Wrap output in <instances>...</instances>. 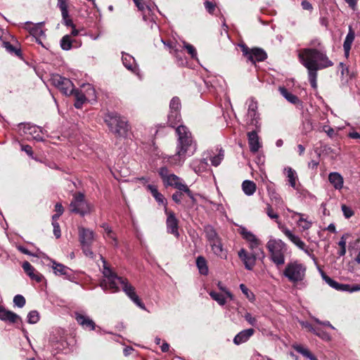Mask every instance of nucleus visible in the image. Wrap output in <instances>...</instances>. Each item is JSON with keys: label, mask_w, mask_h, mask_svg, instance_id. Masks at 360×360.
<instances>
[{"label": "nucleus", "mask_w": 360, "mask_h": 360, "mask_svg": "<svg viewBox=\"0 0 360 360\" xmlns=\"http://www.w3.org/2000/svg\"><path fill=\"white\" fill-rule=\"evenodd\" d=\"M299 57L302 64L307 69L309 81L313 89L317 88V71L323 68L331 67L333 63L327 57L326 53L316 49H304L300 53Z\"/></svg>", "instance_id": "obj_1"}, {"label": "nucleus", "mask_w": 360, "mask_h": 360, "mask_svg": "<svg viewBox=\"0 0 360 360\" xmlns=\"http://www.w3.org/2000/svg\"><path fill=\"white\" fill-rule=\"evenodd\" d=\"M102 259L103 263V274L105 277L104 280L101 283L102 288L105 290H110L112 292H115L120 290V288L118 287V285L120 284L124 293L138 307L142 309H145V305L136 294L134 287L129 283L127 278L120 277L114 273L112 269L107 266L105 260L103 258Z\"/></svg>", "instance_id": "obj_2"}, {"label": "nucleus", "mask_w": 360, "mask_h": 360, "mask_svg": "<svg viewBox=\"0 0 360 360\" xmlns=\"http://www.w3.org/2000/svg\"><path fill=\"white\" fill-rule=\"evenodd\" d=\"M178 135L176 154L170 158V163L181 165L187 157L193 155L196 150V144L193 140L191 133L188 128L180 125L176 129Z\"/></svg>", "instance_id": "obj_3"}, {"label": "nucleus", "mask_w": 360, "mask_h": 360, "mask_svg": "<svg viewBox=\"0 0 360 360\" xmlns=\"http://www.w3.org/2000/svg\"><path fill=\"white\" fill-rule=\"evenodd\" d=\"M104 120L110 130L119 136H124L128 131V124L126 119L117 112H110L105 115Z\"/></svg>", "instance_id": "obj_4"}, {"label": "nucleus", "mask_w": 360, "mask_h": 360, "mask_svg": "<svg viewBox=\"0 0 360 360\" xmlns=\"http://www.w3.org/2000/svg\"><path fill=\"white\" fill-rule=\"evenodd\" d=\"M159 174L166 186H172L180 191H184L189 197H192V192L189 188L182 182V180L174 174H169L167 167H161Z\"/></svg>", "instance_id": "obj_5"}, {"label": "nucleus", "mask_w": 360, "mask_h": 360, "mask_svg": "<svg viewBox=\"0 0 360 360\" xmlns=\"http://www.w3.org/2000/svg\"><path fill=\"white\" fill-rule=\"evenodd\" d=\"M306 270V266L298 262H290L286 265L283 275L290 282L297 283L304 280Z\"/></svg>", "instance_id": "obj_6"}, {"label": "nucleus", "mask_w": 360, "mask_h": 360, "mask_svg": "<svg viewBox=\"0 0 360 360\" xmlns=\"http://www.w3.org/2000/svg\"><path fill=\"white\" fill-rule=\"evenodd\" d=\"M285 245L281 240L276 239H270L266 244V248L271 253V258L277 266L285 263Z\"/></svg>", "instance_id": "obj_7"}, {"label": "nucleus", "mask_w": 360, "mask_h": 360, "mask_svg": "<svg viewBox=\"0 0 360 360\" xmlns=\"http://www.w3.org/2000/svg\"><path fill=\"white\" fill-rule=\"evenodd\" d=\"M239 46L247 62H250L254 65H256L257 62L264 61L267 58L266 53L261 48L250 49L245 44H241Z\"/></svg>", "instance_id": "obj_8"}, {"label": "nucleus", "mask_w": 360, "mask_h": 360, "mask_svg": "<svg viewBox=\"0 0 360 360\" xmlns=\"http://www.w3.org/2000/svg\"><path fill=\"white\" fill-rule=\"evenodd\" d=\"M18 132L21 135L25 136L27 139H32L37 141H44V130L37 125L20 123L18 125Z\"/></svg>", "instance_id": "obj_9"}, {"label": "nucleus", "mask_w": 360, "mask_h": 360, "mask_svg": "<svg viewBox=\"0 0 360 360\" xmlns=\"http://www.w3.org/2000/svg\"><path fill=\"white\" fill-rule=\"evenodd\" d=\"M70 207L71 212L79 214L82 216H84L91 212V207L85 200L84 195L82 193L74 194Z\"/></svg>", "instance_id": "obj_10"}, {"label": "nucleus", "mask_w": 360, "mask_h": 360, "mask_svg": "<svg viewBox=\"0 0 360 360\" xmlns=\"http://www.w3.org/2000/svg\"><path fill=\"white\" fill-rule=\"evenodd\" d=\"M51 81L52 84L57 87L63 94L70 95L73 93L74 84L70 79L59 75H54L52 76Z\"/></svg>", "instance_id": "obj_11"}, {"label": "nucleus", "mask_w": 360, "mask_h": 360, "mask_svg": "<svg viewBox=\"0 0 360 360\" xmlns=\"http://www.w3.org/2000/svg\"><path fill=\"white\" fill-rule=\"evenodd\" d=\"M44 22L38 23H32L31 22H27L25 23V29L27 30L30 34L35 39L36 42L45 47L44 45L41 38H45V31L43 30Z\"/></svg>", "instance_id": "obj_12"}, {"label": "nucleus", "mask_w": 360, "mask_h": 360, "mask_svg": "<svg viewBox=\"0 0 360 360\" xmlns=\"http://www.w3.org/2000/svg\"><path fill=\"white\" fill-rule=\"evenodd\" d=\"M240 233L243 236V238L249 243V248L251 249L252 252H257L259 251L262 252L261 250V241L256 237V236L248 231L244 227L240 229Z\"/></svg>", "instance_id": "obj_13"}, {"label": "nucleus", "mask_w": 360, "mask_h": 360, "mask_svg": "<svg viewBox=\"0 0 360 360\" xmlns=\"http://www.w3.org/2000/svg\"><path fill=\"white\" fill-rule=\"evenodd\" d=\"M322 278L333 288L339 291L354 292L360 290V285L339 283L321 271Z\"/></svg>", "instance_id": "obj_14"}, {"label": "nucleus", "mask_w": 360, "mask_h": 360, "mask_svg": "<svg viewBox=\"0 0 360 360\" xmlns=\"http://www.w3.org/2000/svg\"><path fill=\"white\" fill-rule=\"evenodd\" d=\"M165 212L167 214L166 225L167 232L174 235L176 238H179V232L178 219L175 217L174 213L173 212L168 211L166 207Z\"/></svg>", "instance_id": "obj_15"}, {"label": "nucleus", "mask_w": 360, "mask_h": 360, "mask_svg": "<svg viewBox=\"0 0 360 360\" xmlns=\"http://www.w3.org/2000/svg\"><path fill=\"white\" fill-rule=\"evenodd\" d=\"M257 252H252L248 253L245 249L242 248L238 252L239 258L243 262L245 269L252 270L255 265Z\"/></svg>", "instance_id": "obj_16"}, {"label": "nucleus", "mask_w": 360, "mask_h": 360, "mask_svg": "<svg viewBox=\"0 0 360 360\" xmlns=\"http://www.w3.org/2000/svg\"><path fill=\"white\" fill-rule=\"evenodd\" d=\"M79 237L82 245H91L94 242V233L90 229L81 227L79 228Z\"/></svg>", "instance_id": "obj_17"}, {"label": "nucleus", "mask_w": 360, "mask_h": 360, "mask_svg": "<svg viewBox=\"0 0 360 360\" xmlns=\"http://www.w3.org/2000/svg\"><path fill=\"white\" fill-rule=\"evenodd\" d=\"M248 144L252 153H257L261 147L259 139L255 131L248 133Z\"/></svg>", "instance_id": "obj_18"}, {"label": "nucleus", "mask_w": 360, "mask_h": 360, "mask_svg": "<svg viewBox=\"0 0 360 360\" xmlns=\"http://www.w3.org/2000/svg\"><path fill=\"white\" fill-rule=\"evenodd\" d=\"M255 330L248 328L238 333L233 338V343L236 345L246 342L254 334Z\"/></svg>", "instance_id": "obj_19"}, {"label": "nucleus", "mask_w": 360, "mask_h": 360, "mask_svg": "<svg viewBox=\"0 0 360 360\" xmlns=\"http://www.w3.org/2000/svg\"><path fill=\"white\" fill-rule=\"evenodd\" d=\"M22 267L25 272L30 277L31 279L37 282H41L43 279V276L39 272L36 271L34 268L28 262H23Z\"/></svg>", "instance_id": "obj_20"}, {"label": "nucleus", "mask_w": 360, "mask_h": 360, "mask_svg": "<svg viewBox=\"0 0 360 360\" xmlns=\"http://www.w3.org/2000/svg\"><path fill=\"white\" fill-rule=\"evenodd\" d=\"M328 181L336 190L340 191L343 188L344 179L338 172H330L328 175Z\"/></svg>", "instance_id": "obj_21"}, {"label": "nucleus", "mask_w": 360, "mask_h": 360, "mask_svg": "<svg viewBox=\"0 0 360 360\" xmlns=\"http://www.w3.org/2000/svg\"><path fill=\"white\" fill-rule=\"evenodd\" d=\"M0 319L4 321H9L11 323H15L20 321V317L8 310H6L4 307L0 305Z\"/></svg>", "instance_id": "obj_22"}, {"label": "nucleus", "mask_w": 360, "mask_h": 360, "mask_svg": "<svg viewBox=\"0 0 360 360\" xmlns=\"http://www.w3.org/2000/svg\"><path fill=\"white\" fill-rule=\"evenodd\" d=\"M355 34L353 30L352 26H349V31L345 37V39L343 43V49L345 51V55L347 58L349 55V51L352 45V43L354 40Z\"/></svg>", "instance_id": "obj_23"}, {"label": "nucleus", "mask_w": 360, "mask_h": 360, "mask_svg": "<svg viewBox=\"0 0 360 360\" xmlns=\"http://www.w3.org/2000/svg\"><path fill=\"white\" fill-rule=\"evenodd\" d=\"M75 319L78 323L81 325L84 328H89L91 330L95 329L96 324L92 319L89 316L77 314Z\"/></svg>", "instance_id": "obj_24"}, {"label": "nucleus", "mask_w": 360, "mask_h": 360, "mask_svg": "<svg viewBox=\"0 0 360 360\" xmlns=\"http://www.w3.org/2000/svg\"><path fill=\"white\" fill-rule=\"evenodd\" d=\"M257 103L254 98L249 100V105L248 109V116L250 117L252 122L255 121V124L257 123L258 115L257 110Z\"/></svg>", "instance_id": "obj_25"}, {"label": "nucleus", "mask_w": 360, "mask_h": 360, "mask_svg": "<svg viewBox=\"0 0 360 360\" xmlns=\"http://www.w3.org/2000/svg\"><path fill=\"white\" fill-rule=\"evenodd\" d=\"M284 172L286 173L288 181L290 186L294 189H297V181L298 179L296 172L291 167H287L284 169Z\"/></svg>", "instance_id": "obj_26"}, {"label": "nucleus", "mask_w": 360, "mask_h": 360, "mask_svg": "<svg viewBox=\"0 0 360 360\" xmlns=\"http://www.w3.org/2000/svg\"><path fill=\"white\" fill-rule=\"evenodd\" d=\"M147 188L151 193L152 195L155 198V199L159 204H162L166 206V199L160 193L158 192V188L155 186L150 184L148 185Z\"/></svg>", "instance_id": "obj_27"}, {"label": "nucleus", "mask_w": 360, "mask_h": 360, "mask_svg": "<svg viewBox=\"0 0 360 360\" xmlns=\"http://www.w3.org/2000/svg\"><path fill=\"white\" fill-rule=\"evenodd\" d=\"M242 189L245 195H252L257 189L256 184L250 180H245L242 184Z\"/></svg>", "instance_id": "obj_28"}, {"label": "nucleus", "mask_w": 360, "mask_h": 360, "mask_svg": "<svg viewBox=\"0 0 360 360\" xmlns=\"http://www.w3.org/2000/svg\"><path fill=\"white\" fill-rule=\"evenodd\" d=\"M53 268L56 274L65 276V278L70 279L71 275L70 269L69 268L61 264H57L56 262L53 263Z\"/></svg>", "instance_id": "obj_29"}, {"label": "nucleus", "mask_w": 360, "mask_h": 360, "mask_svg": "<svg viewBox=\"0 0 360 360\" xmlns=\"http://www.w3.org/2000/svg\"><path fill=\"white\" fill-rule=\"evenodd\" d=\"M203 230L207 241L213 240L220 237L212 225L207 224L204 226Z\"/></svg>", "instance_id": "obj_30"}, {"label": "nucleus", "mask_w": 360, "mask_h": 360, "mask_svg": "<svg viewBox=\"0 0 360 360\" xmlns=\"http://www.w3.org/2000/svg\"><path fill=\"white\" fill-rule=\"evenodd\" d=\"M196 265L200 274L205 276L208 274L209 269L207 266V262L204 257L198 256L197 257Z\"/></svg>", "instance_id": "obj_31"}, {"label": "nucleus", "mask_w": 360, "mask_h": 360, "mask_svg": "<svg viewBox=\"0 0 360 360\" xmlns=\"http://www.w3.org/2000/svg\"><path fill=\"white\" fill-rule=\"evenodd\" d=\"M266 189L269 196L271 200H274L276 204L283 203L282 198H281L280 195L276 191L274 185H271V184H268L266 186Z\"/></svg>", "instance_id": "obj_32"}, {"label": "nucleus", "mask_w": 360, "mask_h": 360, "mask_svg": "<svg viewBox=\"0 0 360 360\" xmlns=\"http://www.w3.org/2000/svg\"><path fill=\"white\" fill-rule=\"evenodd\" d=\"M279 91L281 94L290 103L292 104H297L300 102L298 97L289 92L285 88L280 87Z\"/></svg>", "instance_id": "obj_33"}, {"label": "nucleus", "mask_w": 360, "mask_h": 360, "mask_svg": "<svg viewBox=\"0 0 360 360\" xmlns=\"http://www.w3.org/2000/svg\"><path fill=\"white\" fill-rule=\"evenodd\" d=\"M211 250L213 254L217 257L224 259H226L227 250L224 248L222 242L218 243V245H215Z\"/></svg>", "instance_id": "obj_34"}, {"label": "nucleus", "mask_w": 360, "mask_h": 360, "mask_svg": "<svg viewBox=\"0 0 360 360\" xmlns=\"http://www.w3.org/2000/svg\"><path fill=\"white\" fill-rule=\"evenodd\" d=\"M72 94H74L75 97V107L78 109L81 108L82 105L88 101L86 95L78 90H74Z\"/></svg>", "instance_id": "obj_35"}, {"label": "nucleus", "mask_w": 360, "mask_h": 360, "mask_svg": "<svg viewBox=\"0 0 360 360\" xmlns=\"http://www.w3.org/2000/svg\"><path fill=\"white\" fill-rule=\"evenodd\" d=\"M122 60L124 65L129 70H133L135 68V60L129 54H122Z\"/></svg>", "instance_id": "obj_36"}, {"label": "nucleus", "mask_w": 360, "mask_h": 360, "mask_svg": "<svg viewBox=\"0 0 360 360\" xmlns=\"http://www.w3.org/2000/svg\"><path fill=\"white\" fill-rule=\"evenodd\" d=\"M181 120L179 111H169L168 115V123L170 126L174 127Z\"/></svg>", "instance_id": "obj_37"}, {"label": "nucleus", "mask_w": 360, "mask_h": 360, "mask_svg": "<svg viewBox=\"0 0 360 360\" xmlns=\"http://www.w3.org/2000/svg\"><path fill=\"white\" fill-rule=\"evenodd\" d=\"M281 230L285 236L296 246L297 245L298 243L300 242L301 239L300 237L294 235L288 228L282 227Z\"/></svg>", "instance_id": "obj_38"}, {"label": "nucleus", "mask_w": 360, "mask_h": 360, "mask_svg": "<svg viewBox=\"0 0 360 360\" xmlns=\"http://www.w3.org/2000/svg\"><path fill=\"white\" fill-rule=\"evenodd\" d=\"M101 227L104 229L105 233H106V236L110 239H112L114 242L113 245L115 246H117V238H116V236L114 234V233L112 232L111 228L108 226V224L106 223H103L102 225H101Z\"/></svg>", "instance_id": "obj_39"}, {"label": "nucleus", "mask_w": 360, "mask_h": 360, "mask_svg": "<svg viewBox=\"0 0 360 360\" xmlns=\"http://www.w3.org/2000/svg\"><path fill=\"white\" fill-rule=\"evenodd\" d=\"M69 0H57V6L59 8L62 17L66 18L68 11Z\"/></svg>", "instance_id": "obj_40"}, {"label": "nucleus", "mask_w": 360, "mask_h": 360, "mask_svg": "<svg viewBox=\"0 0 360 360\" xmlns=\"http://www.w3.org/2000/svg\"><path fill=\"white\" fill-rule=\"evenodd\" d=\"M224 158V151L221 148L219 153L210 158L211 163L213 166L217 167Z\"/></svg>", "instance_id": "obj_41"}, {"label": "nucleus", "mask_w": 360, "mask_h": 360, "mask_svg": "<svg viewBox=\"0 0 360 360\" xmlns=\"http://www.w3.org/2000/svg\"><path fill=\"white\" fill-rule=\"evenodd\" d=\"M84 88H85V92L84 94V95H86L87 100L88 101H91V100L95 101L96 98V91H95L94 88L90 84L86 85Z\"/></svg>", "instance_id": "obj_42"}, {"label": "nucleus", "mask_w": 360, "mask_h": 360, "mask_svg": "<svg viewBox=\"0 0 360 360\" xmlns=\"http://www.w3.org/2000/svg\"><path fill=\"white\" fill-rule=\"evenodd\" d=\"M210 295L214 300L217 301L219 304L221 306L225 304L226 298L223 294L214 291H211L210 292Z\"/></svg>", "instance_id": "obj_43"}, {"label": "nucleus", "mask_w": 360, "mask_h": 360, "mask_svg": "<svg viewBox=\"0 0 360 360\" xmlns=\"http://www.w3.org/2000/svg\"><path fill=\"white\" fill-rule=\"evenodd\" d=\"M297 214L300 217V218L297 221L298 226H300L303 230H308L309 229H310L311 226V222L309 221L306 219H304L302 217L303 214L300 213H297Z\"/></svg>", "instance_id": "obj_44"}, {"label": "nucleus", "mask_w": 360, "mask_h": 360, "mask_svg": "<svg viewBox=\"0 0 360 360\" xmlns=\"http://www.w3.org/2000/svg\"><path fill=\"white\" fill-rule=\"evenodd\" d=\"M292 347L298 352L302 354L303 356L312 359V354L305 347H302L300 345H294Z\"/></svg>", "instance_id": "obj_45"}, {"label": "nucleus", "mask_w": 360, "mask_h": 360, "mask_svg": "<svg viewBox=\"0 0 360 360\" xmlns=\"http://www.w3.org/2000/svg\"><path fill=\"white\" fill-rule=\"evenodd\" d=\"M60 46L63 50H70L72 47V42L69 35H65L60 40Z\"/></svg>", "instance_id": "obj_46"}, {"label": "nucleus", "mask_w": 360, "mask_h": 360, "mask_svg": "<svg viewBox=\"0 0 360 360\" xmlns=\"http://www.w3.org/2000/svg\"><path fill=\"white\" fill-rule=\"evenodd\" d=\"M181 108V102L178 97H174L169 103V111H179Z\"/></svg>", "instance_id": "obj_47"}, {"label": "nucleus", "mask_w": 360, "mask_h": 360, "mask_svg": "<svg viewBox=\"0 0 360 360\" xmlns=\"http://www.w3.org/2000/svg\"><path fill=\"white\" fill-rule=\"evenodd\" d=\"M39 314L38 313V311L34 310V311H31L28 314H27V322L30 324H34V323H36L39 321Z\"/></svg>", "instance_id": "obj_48"}, {"label": "nucleus", "mask_w": 360, "mask_h": 360, "mask_svg": "<svg viewBox=\"0 0 360 360\" xmlns=\"http://www.w3.org/2000/svg\"><path fill=\"white\" fill-rule=\"evenodd\" d=\"M4 47L6 49V51L11 53H15L16 56H20V50L14 47L11 43L4 41Z\"/></svg>", "instance_id": "obj_49"}, {"label": "nucleus", "mask_w": 360, "mask_h": 360, "mask_svg": "<svg viewBox=\"0 0 360 360\" xmlns=\"http://www.w3.org/2000/svg\"><path fill=\"white\" fill-rule=\"evenodd\" d=\"M13 303L18 307H22L25 304V299L21 295H17L13 298Z\"/></svg>", "instance_id": "obj_50"}, {"label": "nucleus", "mask_w": 360, "mask_h": 360, "mask_svg": "<svg viewBox=\"0 0 360 360\" xmlns=\"http://www.w3.org/2000/svg\"><path fill=\"white\" fill-rule=\"evenodd\" d=\"M184 48L186 49L187 52L191 55L192 58H196L197 52L195 47L193 45L184 42Z\"/></svg>", "instance_id": "obj_51"}, {"label": "nucleus", "mask_w": 360, "mask_h": 360, "mask_svg": "<svg viewBox=\"0 0 360 360\" xmlns=\"http://www.w3.org/2000/svg\"><path fill=\"white\" fill-rule=\"evenodd\" d=\"M240 288L241 291L245 295L247 298H248L250 300L254 298V295L248 290V288L245 286V284H240Z\"/></svg>", "instance_id": "obj_52"}, {"label": "nucleus", "mask_w": 360, "mask_h": 360, "mask_svg": "<svg viewBox=\"0 0 360 360\" xmlns=\"http://www.w3.org/2000/svg\"><path fill=\"white\" fill-rule=\"evenodd\" d=\"M341 208H342V211L344 214V216L347 219L350 218L354 214V212L352 210V209L349 208V207H347V205H342Z\"/></svg>", "instance_id": "obj_53"}, {"label": "nucleus", "mask_w": 360, "mask_h": 360, "mask_svg": "<svg viewBox=\"0 0 360 360\" xmlns=\"http://www.w3.org/2000/svg\"><path fill=\"white\" fill-rule=\"evenodd\" d=\"M266 213L268 215V217L269 218H271V219L277 220L278 219V214L274 212L273 209H272V207H271V206L270 205H267V207H266Z\"/></svg>", "instance_id": "obj_54"}, {"label": "nucleus", "mask_w": 360, "mask_h": 360, "mask_svg": "<svg viewBox=\"0 0 360 360\" xmlns=\"http://www.w3.org/2000/svg\"><path fill=\"white\" fill-rule=\"evenodd\" d=\"M182 193H184V191H180L178 190V191L175 192L172 198V200L176 202V203H178V204H180L181 202V196H182Z\"/></svg>", "instance_id": "obj_55"}, {"label": "nucleus", "mask_w": 360, "mask_h": 360, "mask_svg": "<svg viewBox=\"0 0 360 360\" xmlns=\"http://www.w3.org/2000/svg\"><path fill=\"white\" fill-rule=\"evenodd\" d=\"M82 250L86 256L91 258L94 257V252L91 250V245H82Z\"/></svg>", "instance_id": "obj_56"}, {"label": "nucleus", "mask_w": 360, "mask_h": 360, "mask_svg": "<svg viewBox=\"0 0 360 360\" xmlns=\"http://www.w3.org/2000/svg\"><path fill=\"white\" fill-rule=\"evenodd\" d=\"M52 225L53 226V233L55 236L58 238L60 237V229L59 224L57 221H54L52 223Z\"/></svg>", "instance_id": "obj_57"}, {"label": "nucleus", "mask_w": 360, "mask_h": 360, "mask_svg": "<svg viewBox=\"0 0 360 360\" xmlns=\"http://www.w3.org/2000/svg\"><path fill=\"white\" fill-rule=\"evenodd\" d=\"M245 319L252 326H255L256 319L253 317L250 313H246L244 316Z\"/></svg>", "instance_id": "obj_58"}, {"label": "nucleus", "mask_w": 360, "mask_h": 360, "mask_svg": "<svg viewBox=\"0 0 360 360\" xmlns=\"http://www.w3.org/2000/svg\"><path fill=\"white\" fill-rule=\"evenodd\" d=\"M205 7L210 13H212L215 8V6L210 1H205Z\"/></svg>", "instance_id": "obj_59"}, {"label": "nucleus", "mask_w": 360, "mask_h": 360, "mask_svg": "<svg viewBox=\"0 0 360 360\" xmlns=\"http://www.w3.org/2000/svg\"><path fill=\"white\" fill-rule=\"evenodd\" d=\"M323 131H324L327 134V135H328L329 137H330V138L333 137V136H334V135H335V131H334V129H333L332 127H329V126H324V127H323Z\"/></svg>", "instance_id": "obj_60"}, {"label": "nucleus", "mask_w": 360, "mask_h": 360, "mask_svg": "<svg viewBox=\"0 0 360 360\" xmlns=\"http://www.w3.org/2000/svg\"><path fill=\"white\" fill-rule=\"evenodd\" d=\"M62 18H63V20L64 22V24L66 26L72 27H74V24L72 22V20L69 18V12L68 11L67 12L66 18H64V17H62Z\"/></svg>", "instance_id": "obj_61"}, {"label": "nucleus", "mask_w": 360, "mask_h": 360, "mask_svg": "<svg viewBox=\"0 0 360 360\" xmlns=\"http://www.w3.org/2000/svg\"><path fill=\"white\" fill-rule=\"evenodd\" d=\"M301 5L304 10L311 11L313 9L312 5L306 0L302 1Z\"/></svg>", "instance_id": "obj_62"}, {"label": "nucleus", "mask_w": 360, "mask_h": 360, "mask_svg": "<svg viewBox=\"0 0 360 360\" xmlns=\"http://www.w3.org/2000/svg\"><path fill=\"white\" fill-rule=\"evenodd\" d=\"M22 150L25 151L29 156H33L32 147L29 145L22 146Z\"/></svg>", "instance_id": "obj_63"}, {"label": "nucleus", "mask_w": 360, "mask_h": 360, "mask_svg": "<svg viewBox=\"0 0 360 360\" xmlns=\"http://www.w3.org/2000/svg\"><path fill=\"white\" fill-rule=\"evenodd\" d=\"M139 11H143L145 8V3L143 0H133Z\"/></svg>", "instance_id": "obj_64"}]
</instances>
